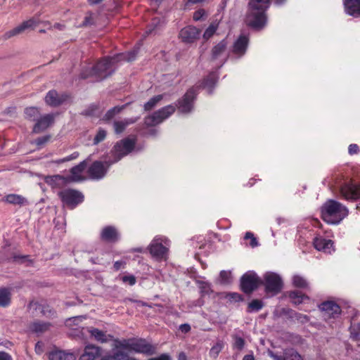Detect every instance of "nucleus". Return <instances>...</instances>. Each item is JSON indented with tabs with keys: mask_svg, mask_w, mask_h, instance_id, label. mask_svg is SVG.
Segmentation results:
<instances>
[{
	"mask_svg": "<svg viewBox=\"0 0 360 360\" xmlns=\"http://www.w3.org/2000/svg\"><path fill=\"white\" fill-rule=\"evenodd\" d=\"M0 360H13L11 356L6 352H0Z\"/></svg>",
	"mask_w": 360,
	"mask_h": 360,
	"instance_id": "obj_60",
	"label": "nucleus"
},
{
	"mask_svg": "<svg viewBox=\"0 0 360 360\" xmlns=\"http://www.w3.org/2000/svg\"><path fill=\"white\" fill-rule=\"evenodd\" d=\"M112 356L113 359L117 360H127V359L130 358L127 353L118 350V349L113 352V355Z\"/></svg>",
	"mask_w": 360,
	"mask_h": 360,
	"instance_id": "obj_51",
	"label": "nucleus"
},
{
	"mask_svg": "<svg viewBox=\"0 0 360 360\" xmlns=\"http://www.w3.org/2000/svg\"><path fill=\"white\" fill-rule=\"evenodd\" d=\"M179 328L182 332L184 333H188L191 330V326L187 323L181 324Z\"/></svg>",
	"mask_w": 360,
	"mask_h": 360,
	"instance_id": "obj_63",
	"label": "nucleus"
},
{
	"mask_svg": "<svg viewBox=\"0 0 360 360\" xmlns=\"http://www.w3.org/2000/svg\"><path fill=\"white\" fill-rule=\"evenodd\" d=\"M88 332L96 341L105 343L112 339V336L106 334L105 332L95 328H87Z\"/></svg>",
	"mask_w": 360,
	"mask_h": 360,
	"instance_id": "obj_29",
	"label": "nucleus"
},
{
	"mask_svg": "<svg viewBox=\"0 0 360 360\" xmlns=\"http://www.w3.org/2000/svg\"><path fill=\"white\" fill-rule=\"evenodd\" d=\"M106 134L107 132L105 130L103 129H99L94 139V143L98 144V143L103 141L105 139Z\"/></svg>",
	"mask_w": 360,
	"mask_h": 360,
	"instance_id": "obj_50",
	"label": "nucleus"
},
{
	"mask_svg": "<svg viewBox=\"0 0 360 360\" xmlns=\"http://www.w3.org/2000/svg\"><path fill=\"white\" fill-rule=\"evenodd\" d=\"M136 121L135 119H124L120 121H115L113 123L115 132L117 134L122 133L126 127Z\"/></svg>",
	"mask_w": 360,
	"mask_h": 360,
	"instance_id": "obj_33",
	"label": "nucleus"
},
{
	"mask_svg": "<svg viewBox=\"0 0 360 360\" xmlns=\"http://www.w3.org/2000/svg\"><path fill=\"white\" fill-rule=\"evenodd\" d=\"M94 22L93 14L91 13H88L82 22V26H89L93 25Z\"/></svg>",
	"mask_w": 360,
	"mask_h": 360,
	"instance_id": "obj_55",
	"label": "nucleus"
},
{
	"mask_svg": "<svg viewBox=\"0 0 360 360\" xmlns=\"http://www.w3.org/2000/svg\"><path fill=\"white\" fill-rule=\"evenodd\" d=\"M227 41L225 39L221 40L219 43L215 45L212 50V60H219L222 65L228 57L230 56V53H226Z\"/></svg>",
	"mask_w": 360,
	"mask_h": 360,
	"instance_id": "obj_17",
	"label": "nucleus"
},
{
	"mask_svg": "<svg viewBox=\"0 0 360 360\" xmlns=\"http://www.w3.org/2000/svg\"><path fill=\"white\" fill-rule=\"evenodd\" d=\"M78 157H79V153L74 152L71 155H70L64 158L59 159V160H56V162L58 164H60V163H63L65 162H68V161H71L72 160L77 159Z\"/></svg>",
	"mask_w": 360,
	"mask_h": 360,
	"instance_id": "obj_54",
	"label": "nucleus"
},
{
	"mask_svg": "<svg viewBox=\"0 0 360 360\" xmlns=\"http://www.w3.org/2000/svg\"><path fill=\"white\" fill-rule=\"evenodd\" d=\"M340 193L342 198L347 200H357L360 199V184L347 182L340 188Z\"/></svg>",
	"mask_w": 360,
	"mask_h": 360,
	"instance_id": "obj_9",
	"label": "nucleus"
},
{
	"mask_svg": "<svg viewBox=\"0 0 360 360\" xmlns=\"http://www.w3.org/2000/svg\"><path fill=\"white\" fill-rule=\"evenodd\" d=\"M289 297L295 304H300L304 302L306 300H309V297L306 296L298 290L292 291L290 292Z\"/></svg>",
	"mask_w": 360,
	"mask_h": 360,
	"instance_id": "obj_36",
	"label": "nucleus"
},
{
	"mask_svg": "<svg viewBox=\"0 0 360 360\" xmlns=\"http://www.w3.org/2000/svg\"><path fill=\"white\" fill-rule=\"evenodd\" d=\"M217 80V77L215 73L210 74L203 81L202 85L204 88H207L208 93H212V89L214 86Z\"/></svg>",
	"mask_w": 360,
	"mask_h": 360,
	"instance_id": "obj_38",
	"label": "nucleus"
},
{
	"mask_svg": "<svg viewBox=\"0 0 360 360\" xmlns=\"http://www.w3.org/2000/svg\"><path fill=\"white\" fill-rule=\"evenodd\" d=\"M292 283L295 287L299 288L306 289L308 288L309 285L306 279L299 275H295L292 277Z\"/></svg>",
	"mask_w": 360,
	"mask_h": 360,
	"instance_id": "obj_41",
	"label": "nucleus"
},
{
	"mask_svg": "<svg viewBox=\"0 0 360 360\" xmlns=\"http://www.w3.org/2000/svg\"><path fill=\"white\" fill-rule=\"evenodd\" d=\"M49 360H75L76 355L72 352L53 350L49 353Z\"/></svg>",
	"mask_w": 360,
	"mask_h": 360,
	"instance_id": "obj_28",
	"label": "nucleus"
},
{
	"mask_svg": "<svg viewBox=\"0 0 360 360\" xmlns=\"http://www.w3.org/2000/svg\"><path fill=\"white\" fill-rule=\"evenodd\" d=\"M224 347V343L221 341L217 342L210 349L211 356L216 358Z\"/></svg>",
	"mask_w": 360,
	"mask_h": 360,
	"instance_id": "obj_48",
	"label": "nucleus"
},
{
	"mask_svg": "<svg viewBox=\"0 0 360 360\" xmlns=\"http://www.w3.org/2000/svg\"><path fill=\"white\" fill-rule=\"evenodd\" d=\"M351 335L354 339H360V324L356 326L353 319L350 326Z\"/></svg>",
	"mask_w": 360,
	"mask_h": 360,
	"instance_id": "obj_47",
	"label": "nucleus"
},
{
	"mask_svg": "<svg viewBox=\"0 0 360 360\" xmlns=\"http://www.w3.org/2000/svg\"><path fill=\"white\" fill-rule=\"evenodd\" d=\"M269 356L274 360H303L302 356L292 348L285 349L283 356L277 355L272 352H269Z\"/></svg>",
	"mask_w": 360,
	"mask_h": 360,
	"instance_id": "obj_23",
	"label": "nucleus"
},
{
	"mask_svg": "<svg viewBox=\"0 0 360 360\" xmlns=\"http://www.w3.org/2000/svg\"><path fill=\"white\" fill-rule=\"evenodd\" d=\"M233 338L234 340L233 344V349H236L239 351L242 350L245 347V340L237 334L233 335Z\"/></svg>",
	"mask_w": 360,
	"mask_h": 360,
	"instance_id": "obj_44",
	"label": "nucleus"
},
{
	"mask_svg": "<svg viewBox=\"0 0 360 360\" xmlns=\"http://www.w3.org/2000/svg\"><path fill=\"white\" fill-rule=\"evenodd\" d=\"M86 166L87 163L84 160L81 162L77 165L73 167L70 169L71 176L70 177V180L75 182L82 181L84 179V178L82 177V173L84 170L86 169Z\"/></svg>",
	"mask_w": 360,
	"mask_h": 360,
	"instance_id": "obj_26",
	"label": "nucleus"
},
{
	"mask_svg": "<svg viewBox=\"0 0 360 360\" xmlns=\"http://www.w3.org/2000/svg\"><path fill=\"white\" fill-rule=\"evenodd\" d=\"M38 24V21L34 18H31L28 20L24 21L20 25L13 28V30L7 32L5 34L6 39L11 38V37L15 36L24 32L27 29L34 28Z\"/></svg>",
	"mask_w": 360,
	"mask_h": 360,
	"instance_id": "obj_21",
	"label": "nucleus"
},
{
	"mask_svg": "<svg viewBox=\"0 0 360 360\" xmlns=\"http://www.w3.org/2000/svg\"><path fill=\"white\" fill-rule=\"evenodd\" d=\"M50 139V136L46 135L41 137L38 138L36 139L35 143L38 146H42L46 142H48Z\"/></svg>",
	"mask_w": 360,
	"mask_h": 360,
	"instance_id": "obj_57",
	"label": "nucleus"
},
{
	"mask_svg": "<svg viewBox=\"0 0 360 360\" xmlns=\"http://www.w3.org/2000/svg\"><path fill=\"white\" fill-rule=\"evenodd\" d=\"M177 360H188L187 356L185 354V352H180L178 355Z\"/></svg>",
	"mask_w": 360,
	"mask_h": 360,
	"instance_id": "obj_64",
	"label": "nucleus"
},
{
	"mask_svg": "<svg viewBox=\"0 0 360 360\" xmlns=\"http://www.w3.org/2000/svg\"><path fill=\"white\" fill-rule=\"evenodd\" d=\"M175 111V107L172 105H167L145 117L144 123L148 127L155 126L162 122L172 115Z\"/></svg>",
	"mask_w": 360,
	"mask_h": 360,
	"instance_id": "obj_7",
	"label": "nucleus"
},
{
	"mask_svg": "<svg viewBox=\"0 0 360 360\" xmlns=\"http://www.w3.org/2000/svg\"><path fill=\"white\" fill-rule=\"evenodd\" d=\"M263 307V302L259 300H253L248 304V311H258Z\"/></svg>",
	"mask_w": 360,
	"mask_h": 360,
	"instance_id": "obj_46",
	"label": "nucleus"
},
{
	"mask_svg": "<svg viewBox=\"0 0 360 360\" xmlns=\"http://www.w3.org/2000/svg\"><path fill=\"white\" fill-rule=\"evenodd\" d=\"M101 239L108 243H116L120 240V233L113 226H106L101 231Z\"/></svg>",
	"mask_w": 360,
	"mask_h": 360,
	"instance_id": "obj_20",
	"label": "nucleus"
},
{
	"mask_svg": "<svg viewBox=\"0 0 360 360\" xmlns=\"http://www.w3.org/2000/svg\"><path fill=\"white\" fill-rule=\"evenodd\" d=\"M125 262L123 261H116L114 263V269L115 271L120 270L121 268L124 267Z\"/></svg>",
	"mask_w": 360,
	"mask_h": 360,
	"instance_id": "obj_61",
	"label": "nucleus"
},
{
	"mask_svg": "<svg viewBox=\"0 0 360 360\" xmlns=\"http://www.w3.org/2000/svg\"><path fill=\"white\" fill-rule=\"evenodd\" d=\"M50 327L51 323L49 322L36 321L29 325V330L32 333L41 334L49 330Z\"/></svg>",
	"mask_w": 360,
	"mask_h": 360,
	"instance_id": "obj_30",
	"label": "nucleus"
},
{
	"mask_svg": "<svg viewBox=\"0 0 360 360\" xmlns=\"http://www.w3.org/2000/svg\"><path fill=\"white\" fill-rule=\"evenodd\" d=\"M30 310H35L39 311L42 316L46 317H52L55 314V311L47 304H41L37 302L32 301L28 305Z\"/></svg>",
	"mask_w": 360,
	"mask_h": 360,
	"instance_id": "obj_24",
	"label": "nucleus"
},
{
	"mask_svg": "<svg viewBox=\"0 0 360 360\" xmlns=\"http://www.w3.org/2000/svg\"><path fill=\"white\" fill-rule=\"evenodd\" d=\"M319 309L323 312V316L325 319L335 318L341 312L340 306L333 301H327L321 303L319 305Z\"/></svg>",
	"mask_w": 360,
	"mask_h": 360,
	"instance_id": "obj_15",
	"label": "nucleus"
},
{
	"mask_svg": "<svg viewBox=\"0 0 360 360\" xmlns=\"http://www.w3.org/2000/svg\"><path fill=\"white\" fill-rule=\"evenodd\" d=\"M148 360H172L171 356L168 354H162L160 356L154 358L148 359Z\"/></svg>",
	"mask_w": 360,
	"mask_h": 360,
	"instance_id": "obj_58",
	"label": "nucleus"
},
{
	"mask_svg": "<svg viewBox=\"0 0 360 360\" xmlns=\"http://www.w3.org/2000/svg\"><path fill=\"white\" fill-rule=\"evenodd\" d=\"M55 114L51 113L46 114L38 118L35 125L34 126L33 131L34 133H39L46 129L48 127L53 124L55 120Z\"/></svg>",
	"mask_w": 360,
	"mask_h": 360,
	"instance_id": "obj_19",
	"label": "nucleus"
},
{
	"mask_svg": "<svg viewBox=\"0 0 360 360\" xmlns=\"http://www.w3.org/2000/svg\"><path fill=\"white\" fill-rule=\"evenodd\" d=\"M260 283L259 278L254 271H248L241 277L240 288L245 293L249 294L255 290Z\"/></svg>",
	"mask_w": 360,
	"mask_h": 360,
	"instance_id": "obj_8",
	"label": "nucleus"
},
{
	"mask_svg": "<svg viewBox=\"0 0 360 360\" xmlns=\"http://www.w3.org/2000/svg\"><path fill=\"white\" fill-rule=\"evenodd\" d=\"M35 352L36 353L40 354L43 352V344L40 342H38L35 345Z\"/></svg>",
	"mask_w": 360,
	"mask_h": 360,
	"instance_id": "obj_62",
	"label": "nucleus"
},
{
	"mask_svg": "<svg viewBox=\"0 0 360 360\" xmlns=\"http://www.w3.org/2000/svg\"><path fill=\"white\" fill-rule=\"evenodd\" d=\"M58 195L65 205L70 206L72 208L82 202L84 199V196L80 192L73 189H65L59 192Z\"/></svg>",
	"mask_w": 360,
	"mask_h": 360,
	"instance_id": "obj_10",
	"label": "nucleus"
},
{
	"mask_svg": "<svg viewBox=\"0 0 360 360\" xmlns=\"http://www.w3.org/2000/svg\"><path fill=\"white\" fill-rule=\"evenodd\" d=\"M112 165L111 161L105 162L101 161L94 162L89 168L88 173L93 179H101L103 178L110 167Z\"/></svg>",
	"mask_w": 360,
	"mask_h": 360,
	"instance_id": "obj_11",
	"label": "nucleus"
},
{
	"mask_svg": "<svg viewBox=\"0 0 360 360\" xmlns=\"http://www.w3.org/2000/svg\"><path fill=\"white\" fill-rule=\"evenodd\" d=\"M100 355V348L94 345L85 347L83 354L79 360H95Z\"/></svg>",
	"mask_w": 360,
	"mask_h": 360,
	"instance_id": "obj_27",
	"label": "nucleus"
},
{
	"mask_svg": "<svg viewBox=\"0 0 360 360\" xmlns=\"http://www.w3.org/2000/svg\"><path fill=\"white\" fill-rule=\"evenodd\" d=\"M133 339L129 340H115V349H125L129 351H131V345H132Z\"/></svg>",
	"mask_w": 360,
	"mask_h": 360,
	"instance_id": "obj_40",
	"label": "nucleus"
},
{
	"mask_svg": "<svg viewBox=\"0 0 360 360\" xmlns=\"http://www.w3.org/2000/svg\"><path fill=\"white\" fill-rule=\"evenodd\" d=\"M67 98L64 94H58L55 90L49 91L45 97V102L47 105L53 107L62 104Z\"/></svg>",
	"mask_w": 360,
	"mask_h": 360,
	"instance_id": "obj_22",
	"label": "nucleus"
},
{
	"mask_svg": "<svg viewBox=\"0 0 360 360\" xmlns=\"http://www.w3.org/2000/svg\"><path fill=\"white\" fill-rule=\"evenodd\" d=\"M136 144V138H126L118 141L111 150L112 164L120 160L123 157L132 151Z\"/></svg>",
	"mask_w": 360,
	"mask_h": 360,
	"instance_id": "obj_5",
	"label": "nucleus"
},
{
	"mask_svg": "<svg viewBox=\"0 0 360 360\" xmlns=\"http://www.w3.org/2000/svg\"><path fill=\"white\" fill-rule=\"evenodd\" d=\"M164 25V21L160 18H154L148 25L146 32L147 34H155Z\"/></svg>",
	"mask_w": 360,
	"mask_h": 360,
	"instance_id": "obj_34",
	"label": "nucleus"
},
{
	"mask_svg": "<svg viewBox=\"0 0 360 360\" xmlns=\"http://www.w3.org/2000/svg\"><path fill=\"white\" fill-rule=\"evenodd\" d=\"M5 201L7 203L20 206L28 204V201L25 197L18 194H8L6 195Z\"/></svg>",
	"mask_w": 360,
	"mask_h": 360,
	"instance_id": "obj_32",
	"label": "nucleus"
},
{
	"mask_svg": "<svg viewBox=\"0 0 360 360\" xmlns=\"http://www.w3.org/2000/svg\"><path fill=\"white\" fill-rule=\"evenodd\" d=\"M122 280L124 283H127L130 285H134L136 283V281L135 276L133 275L124 276L122 278Z\"/></svg>",
	"mask_w": 360,
	"mask_h": 360,
	"instance_id": "obj_56",
	"label": "nucleus"
},
{
	"mask_svg": "<svg viewBox=\"0 0 360 360\" xmlns=\"http://www.w3.org/2000/svg\"><path fill=\"white\" fill-rule=\"evenodd\" d=\"M359 151V146L356 144H350L348 148V152L350 155L358 153Z\"/></svg>",
	"mask_w": 360,
	"mask_h": 360,
	"instance_id": "obj_59",
	"label": "nucleus"
},
{
	"mask_svg": "<svg viewBox=\"0 0 360 360\" xmlns=\"http://www.w3.org/2000/svg\"><path fill=\"white\" fill-rule=\"evenodd\" d=\"M265 292L271 295L280 292L283 288V281L281 276L274 272H266L264 275Z\"/></svg>",
	"mask_w": 360,
	"mask_h": 360,
	"instance_id": "obj_6",
	"label": "nucleus"
},
{
	"mask_svg": "<svg viewBox=\"0 0 360 360\" xmlns=\"http://www.w3.org/2000/svg\"><path fill=\"white\" fill-rule=\"evenodd\" d=\"M169 245L170 241L167 238L157 236L153 239L148 249L153 258L162 260L166 259Z\"/></svg>",
	"mask_w": 360,
	"mask_h": 360,
	"instance_id": "obj_4",
	"label": "nucleus"
},
{
	"mask_svg": "<svg viewBox=\"0 0 360 360\" xmlns=\"http://www.w3.org/2000/svg\"><path fill=\"white\" fill-rule=\"evenodd\" d=\"M200 34V30L193 26H187L181 30L179 38L186 44L193 43L198 39Z\"/></svg>",
	"mask_w": 360,
	"mask_h": 360,
	"instance_id": "obj_18",
	"label": "nucleus"
},
{
	"mask_svg": "<svg viewBox=\"0 0 360 360\" xmlns=\"http://www.w3.org/2000/svg\"><path fill=\"white\" fill-rule=\"evenodd\" d=\"M131 351L146 355H153L156 352V347L145 339H133Z\"/></svg>",
	"mask_w": 360,
	"mask_h": 360,
	"instance_id": "obj_13",
	"label": "nucleus"
},
{
	"mask_svg": "<svg viewBox=\"0 0 360 360\" xmlns=\"http://www.w3.org/2000/svg\"><path fill=\"white\" fill-rule=\"evenodd\" d=\"M100 111H98V108L97 105H92L89 106V108L85 110L84 114L89 116H96L98 115Z\"/></svg>",
	"mask_w": 360,
	"mask_h": 360,
	"instance_id": "obj_53",
	"label": "nucleus"
},
{
	"mask_svg": "<svg viewBox=\"0 0 360 360\" xmlns=\"http://www.w3.org/2000/svg\"><path fill=\"white\" fill-rule=\"evenodd\" d=\"M127 105H123L121 106H115L110 110H108L105 115L103 116V120L105 121H109L112 119L117 114L120 113L122 110L126 108Z\"/></svg>",
	"mask_w": 360,
	"mask_h": 360,
	"instance_id": "obj_39",
	"label": "nucleus"
},
{
	"mask_svg": "<svg viewBox=\"0 0 360 360\" xmlns=\"http://www.w3.org/2000/svg\"><path fill=\"white\" fill-rule=\"evenodd\" d=\"M25 114L27 118L32 120H37L39 115V110L35 107L27 108L25 110Z\"/></svg>",
	"mask_w": 360,
	"mask_h": 360,
	"instance_id": "obj_42",
	"label": "nucleus"
},
{
	"mask_svg": "<svg viewBox=\"0 0 360 360\" xmlns=\"http://www.w3.org/2000/svg\"><path fill=\"white\" fill-rule=\"evenodd\" d=\"M231 271H221L219 274V281L222 284H228L231 283Z\"/></svg>",
	"mask_w": 360,
	"mask_h": 360,
	"instance_id": "obj_49",
	"label": "nucleus"
},
{
	"mask_svg": "<svg viewBox=\"0 0 360 360\" xmlns=\"http://www.w3.org/2000/svg\"><path fill=\"white\" fill-rule=\"evenodd\" d=\"M197 95L196 89L193 87L187 91L184 97L179 100L178 109L182 113L191 112L193 107V101Z\"/></svg>",
	"mask_w": 360,
	"mask_h": 360,
	"instance_id": "obj_12",
	"label": "nucleus"
},
{
	"mask_svg": "<svg viewBox=\"0 0 360 360\" xmlns=\"http://www.w3.org/2000/svg\"><path fill=\"white\" fill-rule=\"evenodd\" d=\"M248 43V37L244 34H241L234 42L232 49L230 51V57L239 58L244 56L247 51Z\"/></svg>",
	"mask_w": 360,
	"mask_h": 360,
	"instance_id": "obj_14",
	"label": "nucleus"
},
{
	"mask_svg": "<svg viewBox=\"0 0 360 360\" xmlns=\"http://www.w3.org/2000/svg\"><path fill=\"white\" fill-rule=\"evenodd\" d=\"M137 52V49H134L131 51L118 53L112 57L105 58L98 62L95 66L82 70L80 75L81 77L86 79L95 76L97 80H101L112 74V66L115 63L131 61L135 59Z\"/></svg>",
	"mask_w": 360,
	"mask_h": 360,
	"instance_id": "obj_1",
	"label": "nucleus"
},
{
	"mask_svg": "<svg viewBox=\"0 0 360 360\" xmlns=\"http://www.w3.org/2000/svg\"><path fill=\"white\" fill-rule=\"evenodd\" d=\"M11 292L7 288H0V306L8 307L11 303Z\"/></svg>",
	"mask_w": 360,
	"mask_h": 360,
	"instance_id": "obj_37",
	"label": "nucleus"
},
{
	"mask_svg": "<svg viewBox=\"0 0 360 360\" xmlns=\"http://www.w3.org/2000/svg\"><path fill=\"white\" fill-rule=\"evenodd\" d=\"M313 245L316 250L326 254H331L335 251L334 243L330 239L318 236L314 238Z\"/></svg>",
	"mask_w": 360,
	"mask_h": 360,
	"instance_id": "obj_16",
	"label": "nucleus"
},
{
	"mask_svg": "<svg viewBox=\"0 0 360 360\" xmlns=\"http://www.w3.org/2000/svg\"><path fill=\"white\" fill-rule=\"evenodd\" d=\"M348 209L340 202L327 200L321 207V217L329 224H338L348 215Z\"/></svg>",
	"mask_w": 360,
	"mask_h": 360,
	"instance_id": "obj_3",
	"label": "nucleus"
},
{
	"mask_svg": "<svg viewBox=\"0 0 360 360\" xmlns=\"http://www.w3.org/2000/svg\"><path fill=\"white\" fill-rule=\"evenodd\" d=\"M45 181L53 188H58L65 184L68 180V178L63 176L53 175L47 176Z\"/></svg>",
	"mask_w": 360,
	"mask_h": 360,
	"instance_id": "obj_31",
	"label": "nucleus"
},
{
	"mask_svg": "<svg viewBox=\"0 0 360 360\" xmlns=\"http://www.w3.org/2000/svg\"><path fill=\"white\" fill-rule=\"evenodd\" d=\"M270 4L271 0H250L247 24L256 29L262 28L266 23V11Z\"/></svg>",
	"mask_w": 360,
	"mask_h": 360,
	"instance_id": "obj_2",
	"label": "nucleus"
},
{
	"mask_svg": "<svg viewBox=\"0 0 360 360\" xmlns=\"http://www.w3.org/2000/svg\"><path fill=\"white\" fill-rule=\"evenodd\" d=\"M206 16L205 11L203 8H200L194 12L193 18L195 21H199L204 19V17Z\"/></svg>",
	"mask_w": 360,
	"mask_h": 360,
	"instance_id": "obj_52",
	"label": "nucleus"
},
{
	"mask_svg": "<svg viewBox=\"0 0 360 360\" xmlns=\"http://www.w3.org/2000/svg\"><path fill=\"white\" fill-rule=\"evenodd\" d=\"M162 99V95H158L152 98H150L147 103L144 105V110L146 111H148L152 110L156 105Z\"/></svg>",
	"mask_w": 360,
	"mask_h": 360,
	"instance_id": "obj_43",
	"label": "nucleus"
},
{
	"mask_svg": "<svg viewBox=\"0 0 360 360\" xmlns=\"http://www.w3.org/2000/svg\"><path fill=\"white\" fill-rule=\"evenodd\" d=\"M346 13L354 17H360V0H344Z\"/></svg>",
	"mask_w": 360,
	"mask_h": 360,
	"instance_id": "obj_25",
	"label": "nucleus"
},
{
	"mask_svg": "<svg viewBox=\"0 0 360 360\" xmlns=\"http://www.w3.org/2000/svg\"><path fill=\"white\" fill-rule=\"evenodd\" d=\"M86 319V316H77L68 318L65 320V324L67 327L72 329H77L79 324Z\"/></svg>",
	"mask_w": 360,
	"mask_h": 360,
	"instance_id": "obj_35",
	"label": "nucleus"
},
{
	"mask_svg": "<svg viewBox=\"0 0 360 360\" xmlns=\"http://www.w3.org/2000/svg\"><path fill=\"white\" fill-rule=\"evenodd\" d=\"M218 27V22H214L205 30L203 37L205 39H210L215 33Z\"/></svg>",
	"mask_w": 360,
	"mask_h": 360,
	"instance_id": "obj_45",
	"label": "nucleus"
}]
</instances>
